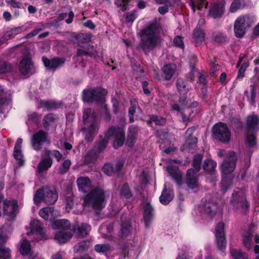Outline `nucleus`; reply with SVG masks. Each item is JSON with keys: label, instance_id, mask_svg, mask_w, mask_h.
Returning a JSON list of instances; mask_svg holds the SVG:
<instances>
[{"label": "nucleus", "instance_id": "nucleus-6", "mask_svg": "<svg viewBox=\"0 0 259 259\" xmlns=\"http://www.w3.org/2000/svg\"><path fill=\"white\" fill-rule=\"evenodd\" d=\"M253 23L252 17L248 14L241 15L237 17L234 23L235 36L238 38H243Z\"/></svg>", "mask_w": 259, "mask_h": 259}, {"label": "nucleus", "instance_id": "nucleus-56", "mask_svg": "<svg viewBox=\"0 0 259 259\" xmlns=\"http://www.w3.org/2000/svg\"><path fill=\"white\" fill-rule=\"evenodd\" d=\"M151 122H154L156 124L162 125L165 123V119L163 118L155 115H151L150 117Z\"/></svg>", "mask_w": 259, "mask_h": 259}, {"label": "nucleus", "instance_id": "nucleus-55", "mask_svg": "<svg viewBox=\"0 0 259 259\" xmlns=\"http://www.w3.org/2000/svg\"><path fill=\"white\" fill-rule=\"evenodd\" d=\"M120 194L125 197L129 198L131 196V193L129 189V187L127 184H123L120 190Z\"/></svg>", "mask_w": 259, "mask_h": 259}, {"label": "nucleus", "instance_id": "nucleus-34", "mask_svg": "<svg viewBox=\"0 0 259 259\" xmlns=\"http://www.w3.org/2000/svg\"><path fill=\"white\" fill-rule=\"evenodd\" d=\"M233 185L232 179L227 176H223V179L221 183V190L223 193H226L230 189Z\"/></svg>", "mask_w": 259, "mask_h": 259}, {"label": "nucleus", "instance_id": "nucleus-29", "mask_svg": "<svg viewBox=\"0 0 259 259\" xmlns=\"http://www.w3.org/2000/svg\"><path fill=\"white\" fill-rule=\"evenodd\" d=\"M72 236L69 231H59L56 234L55 240L60 244H64L69 240Z\"/></svg>", "mask_w": 259, "mask_h": 259}, {"label": "nucleus", "instance_id": "nucleus-47", "mask_svg": "<svg viewBox=\"0 0 259 259\" xmlns=\"http://www.w3.org/2000/svg\"><path fill=\"white\" fill-rule=\"evenodd\" d=\"M12 69L11 65L8 62L0 61V73H6L11 71Z\"/></svg>", "mask_w": 259, "mask_h": 259}, {"label": "nucleus", "instance_id": "nucleus-23", "mask_svg": "<svg viewBox=\"0 0 259 259\" xmlns=\"http://www.w3.org/2000/svg\"><path fill=\"white\" fill-rule=\"evenodd\" d=\"M97 52L94 50L93 46L84 45L81 48L77 49L76 56L78 57L89 56L94 57L96 56Z\"/></svg>", "mask_w": 259, "mask_h": 259}, {"label": "nucleus", "instance_id": "nucleus-9", "mask_svg": "<svg viewBox=\"0 0 259 259\" xmlns=\"http://www.w3.org/2000/svg\"><path fill=\"white\" fill-rule=\"evenodd\" d=\"M107 94L106 90L97 88L85 90L83 92V100L87 102H103L105 96Z\"/></svg>", "mask_w": 259, "mask_h": 259}, {"label": "nucleus", "instance_id": "nucleus-64", "mask_svg": "<svg viewBox=\"0 0 259 259\" xmlns=\"http://www.w3.org/2000/svg\"><path fill=\"white\" fill-rule=\"evenodd\" d=\"M65 202L66 209L69 211L72 208L74 204L73 198L71 196H66L65 197Z\"/></svg>", "mask_w": 259, "mask_h": 259}, {"label": "nucleus", "instance_id": "nucleus-33", "mask_svg": "<svg viewBox=\"0 0 259 259\" xmlns=\"http://www.w3.org/2000/svg\"><path fill=\"white\" fill-rule=\"evenodd\" d=\"M188 101L185 96L181 97L179 100V103L174 104L171 105L173 110L181 111L188 107Z\"/></svg>", "mask_w": 259, "mask_h": 259}, {"label": "nucleus", "instance_id": "nucleus-14", "mask_svg": "<svg viewBox=\"0 0 259 259\" xmlns=\"http://www.w3.org/2000/svg\"><path fill=\"white\" fill-rule=\"evenodd\" d=\"M3 204L4 214L11 219L15 218L18 213L17 202L15 200H5Z\"/></svg>", "mask_w": 259, "mask_h": 259}, {"label": "nucleus", "instance_id": "nucleus-10", "mask_svg": "<svg viewBox=\"0 0 259 259\" xmlns=\"http://www.w3.org/2000/svg\"><path fill=\"white\" fill-rule=\"evenodd\" d=\"M213 135L217 140L224 144L231 140V133L226 124L221 122L214 124L212 128Z\"/></svg>", "mask_w": 259, "mask_h": 259}, {"label": "nucleus", "instance_id": "nucleus-8", "mask_svg": "<svg viewBox=\"0 0 259 259\" xmlns=\"http://www.w3.org/2000/svg\"><path fill=\"white\" fill-rule=\"evenodd\" d=\"M215 243L217 249L223 256L225 255L227 247V238L225 231V224L223 222L218 223L215 228Z\"/></svg>", "mask_w": 259, "mask_h": 259}, {"label": "nucleus", "instance_id": "nucleus-63", "mask_svg": "<svg viewBox=\"0 0 259 259\" xmlns=\"http://www.w3.org/2000/svg\"><path fill=\"white\" fill-rule=\"evenodd\" d=\"M6 3L14 8L20 9L22 6V3L17 0H6Z\"/></svg>", "mask_w": 259, "mask_h": 259}, {"label": "nucleus", "instance_id": "nucleus-52", "mask_svg": "<svg viewBox=\"0 0 259 259\" xmlns=\"http://www.w3.org/2000/svg\"><path fill=\"white\" fill-rule=\"evenodd\" d=\"M252 237V236L250 233L243 236V243L247 250H249L251 248Z\"/></svg>", "mask_w": 259, "mask_h": 259}, {"label": "nucleus", "instance_id": "nucleus-39", "mask_svg": "<svg viewBox=\"0 0 259 259\" xmlns=\"http://www.w3.org/2000/svg\"><path fill=\"white\" fill-rule=\"evenodd\" d=\"M97 158L96 152L92 150L90 151L84 157V163L90 165L95 162Z\"/></svg>", "mask_w": 259, "mask_h": 259}, {"label": "nucleus", "instance_id": "nucleus-26", "mask_svg": "<svg viewBox=\"0 0 259 259\" xmlns=\"http://www.w3.org/2000/svg\"><path fill=\"white\" fill-rule=\"evenodd\" d=\"M259 123V117L255 114H251L246 118V128L247 130H251L255 131Z\"/></svg>", "mask_w": 259, "mask_h": 259}, {"label": "nucleus", "instance_id": "nucleus-21", "mask_svg": "<svg viewBox=\"0 0 259 259\" xmlns=\"http://www.w3.org/2000/svg\"><path fill=\"white\" fill-rule=\"evenodd\" d=\"M162 76L165 80H170L177 70V66L175 64H167L162 68Z\"/></svg>", "mask_w": 259, "mask_h": 259}, {"label": "nucleus", "instance_id": "nucleus-61", "mask_svg": "<svg viewBox=\"0 0 259 259\" xmlns=\"http://www.w3.org/2000/svg\"><path fill=\"white\" fill-rule=\"evenodd\" d=\"M128 0H115V4L117 7L121 8V10L124 11L127 9Z\"/></svg>", "mask_w": 259, "mask_h": 259}, {"label": "nucleus", "instance_id": "nucleus-54", "mask_svg": "<svg viewBox=\"0 0 259 259\" xmlns=\"http://www.w3.org/2000/svg\"><path fill=\"white\" fill-rule=\"evenodd\" d=\"M21 27H16L6 32L5 33L8 39H11L14 38L16 35L20 33L21 32Z\"/></svg>", "mask_w": 259, "mask_h": 259}, {"label": "nucleus", "instance_id": "nucleus-48", "mask_svg": "<svg viewBox=\"0 0 259 259\" xmlns=\"http://www.w3.org/2000/svg\"><path fill=\"white\" fill-rule=\"evenodd\" d=\"M11 252L9 248L0 246V259H10Z\"/></svg>", "mask_w": 259, "mask_h": 259}, {"label": "nucleus", "instance_id": "nucleus-20", "mask_svg": "<svg viewBox=\"0 0 259 259\" xmlns=\"http://www.w3.org/2000/svg\"><path fill=\"white\" fill-rule=\"evenodd\" d=\"M73 230L77 237L83 238L89 234L91 227L87 224L81 223L74 225Z\"/></svg>", "mask_w": 259, "mask_h": 259}, {"label": "nucleus", "instance_id": "nucleus-13", "mask_svg": "<svg viewBox=\"0 0 259 259\" xmlns=\"http://www.w3.org/2000/svg\"><path fill=\"white\" fill-rule=\"evenodd\" d=\"M126 219V216L125 215H122L121 217L122 223L118 236L122 240H130L132 237V228L130 221Z\"/></svg>", "mask_w": 259, "mask_h": 259}, {"label": "nucleus", "instance_id": "nucleus-37", "mask_svg": "<svg viewBox=\"0 0 259 259\" xmlns=\"http://www.w3.org/2000/svg\"><path fill=\"white\" fill-rule=\"evenodd\" d=\"M176 86L181 95H185L187 93V82L184 79L181 78H178L176 81Z\"/></svg>", "mask_w": 259, "mask_h": 259}, {"label": "nucleus", "instance_id": "nucleus-44", "mask_svg": "<svg viewBox=\"0 0 259 259\" xmlns=\"http://www.w3.org/2000/svg\"><path fill=\"white\" fill-rule=\"evenodd\" d=\"M197 139L195 137L187 138L185 146L189 150L193 149L197 146Z\"/></svg>", "mask_w": 259, "mask_h": 259}, {"label": "nucleus", "instance_id": "nucleus-43", "mask_svg": "<svg viewBox=\"0 0 259 259\" xmlns=\"http://www.w3.org/2000/svg\"><path fill=\"white\" fill-rule=\"evenodd\" d=\"M30 249L31 245L29 242L26 240H23L20 248L21 253L23 255H26L30 252Z\"/></svg>", "mask_w": 259, "mask_h": 259}, {"label": "nucleus", "instance_id": "nucleus-17", "mask_svg": "<svg viewBox=\"0 0 259 259\" xmlns=\"http://www.w3.org/2000/svg\"><path fill=\"white\" fill-rule=\"evenodd\" d=\"M144 210V219L145 226L149 228L154 214V208L150 203L147 200L143 202Z\"/></svg>", "mask_w": 259, "mask_h": 259}, {"label": "nucleus", "instance_id": "nucleus-31", "mask_svg": "<svg viewBox=\"0 0 259 259\" xmlns=\"http://www.w3.org/2000/svg\"><path fill=\"white\" fill-rule=\"evenodd\" d=\"M53 164V159L51 157L43 158L37 165V170L39 172L47 170L51 167Z\"/></svg>", "mask_w": 259, "mask_h": 259}, {"label": "nucleus", "instance_id": "nucleus-25", "mask_svg": "<svg viewBox=\"0 0 259 259\" xmlns=\"http://www.w3.org/2000/svg\"><path fill=\"white\" fill-rule=\"evenodd\" d=\"M174 196V193L173 191L170 189L167 190L165 185L164 188L162 192L161 195L159 197V200L162 204L166 205L172 200Z\"/></svg>", "mask_w": 259, "mask_h": 259}, {"label": "nucleus", "instance_id": "nucleus-53", "mask_svg": "<svg viewBox=\"0 0 259 259\" xmlns=\"http://www.w3.org/2000/svg\"><path fill=\"white\" fill-rule=\"evenodd\" d=\"M102 171L107 176H112L113 174H115L113 169V165L111 163H106L104 164L102 168Z\"/></svg>", "mask_w": 259, "mask_h": 259}, {"label": "nucleus", "instance_id": "nucleus-38", "mask_svg": "<svg viewBox=\"0 0 259 259\" xmlns=\"http://www.w3.org/2000/svg\"><path fill=\"white\" fill-rule=\"evenodd\" d=\"M246 142L250 147H253L256 144V138L255 131L251 130H247L246 133Z\"/></svg>", "mask_w": 259, "mask_h": 259}, {"label": "nucleus", "instance_id": "nucleus-59", "mask_svg": "<svg viewBox=\"0 0 259 259\" xmlns=\"http://www.w3.org/2000/svg\"><path fill=\"white\" fill-rule=\"evenodd\" d=\"M250 88L251 96L249 98V102L251 105H253L255 104V99L256 96V89L254 85H250Z\"/></svg>", "mask_w": 259, "mask_h": 259}, {"label": "nucleus", "instance_id": "nucleus-49", "mask_svg": "<svg viewBox=\"0 0 259 259\" xmlns=\"http://www.w3.org/2000/svg\"><path fill=\"white\" fill-rule=\"evenodd\" d=\"M202 157L201 155H196L193 159V165L195 168V171L198 172L200 169V164L202 161Z\"/></svg>", "mask_w": 259, "mask_h": 259}, {"label": "nucleus", "instance_id": "nucleus-4", "mask_svg": "<svg viewBox=\"0 0 259 259\" xmlns=\"http://www.w3.org/2000/svg\"><path fill=\"white\" fill-rule=\"evenodd\" d=\"M58 193L54 186L42 187L37 190L33 197L35 204H38L41 201L48 204H54L57 201Z\"/></svg>", "mask_w": 259, "mask_h": 259}, {"label": "nucleus", "instance_id": "nucleus-12", "mask_svg": "<svg viewBox=\"0 0 259 259\" xmlns=\"http://www.w3.org/2000/svg\"><path fill=\"white\" fill-rule=\"evenodd\" d=\"M49 135L47 132L40 130L34 133L31 138L30 143L32 148L37 151L42 150L46 143H50Z\"/></svg>", "mask_w": 259, "mask_h": 259}, {"label": "nucleus", "instance_id": "nucleus-57", "mask_svg": "<svg viewBox=\"0 0 259 259\" xmlns=\"http://www.w3.org/2000/svg\"><path fill=\"white\" fill-rule=\"evenodd\" d=\"M14 156L15 159L19 161V163L20 165H22L24 163L23 156L21 153V149H14Z\"/></svg>", "mask_w": 259, "mask_h": 259}, {"label": "nucleus", "instance_id": "nucleus-15", "mask_svg": "<svg viewBox=\"0 0 259 259\" xmlns=\"http://www.w3.org/2000/svg\"><path fill=\"white\" fill-rule=\"evenodd\" d=\"M42 61L45 66L49 70H55L57 68L61 67L65 62V59L56 57L51 59H49L46 56L42 57Z\"/></svg>", "mask_w": 259, "mask_h": 259}, {"label": "nucleus", "instance_id": "nucleus-60", "mask_svg": "<svg viewBox=\"0 0 259 259\" xmlns=\"http://www.w3.org/2000/svg\"><path fill=\"white\" fill-rule=\"evenodd\" d=\"M241 6V0H234L231 5L230 10L232 13L235 12Z\"/></svg>", "mask_w": 259, "mask_h": 259}, {"label": "nucleus", "instance_id": "nucleus-36", "mask_svg": "<svg viewBox=\"0 0 259 259\" xmlns=\"http://www.w3.org/2000/svg\"><path fill=\"white\" fill-rule=\"evenodd\" d=\"M54 210L53 207H45L39 210V214L42 219L45 220H48L53 217Z\"/></svg>", "mask_w": 259, "mask_h": 259}, {"label": "nucleus", "instance_id": "nucleus-1", "mask_svg": "<svg viewBox=\"0 0 259 259\" xmlns=\"http://www.w3.org/2000/svg\"><path fill=\"white\" fill-rule=\"evenodd\" d=\"M141 40L137 45V50H141L148 55L160 43L158 25L156 23L150 24L140 32Z\"/></svg>", "mask_w": 259, "mask_h": 259}, {"label": "nucleus", "instance_id": "nucleus-19", "mask_svg": "<svg viewBox=\"0 0 259 259\" xmlns=\"http://www.w3.org/2000/svg\"><path fill=\"white\" fill-rule=\"evenodd\" d=\"M225 4L224 0H220L211 5V17L215 19L221 18L225 13Z\"/></svg>", "mask_w": 259, "mask_h": 259}, {"label": "nucleus", "instance_id": "nucleus-32", "mask_svg": "<svg viewBox=\"0 0 259 259\" xmlns=\"http://www.w3.org/2000/svg\"><path fill=\"white\" fill-rule=\"evenodd\" d=\"M59 107V104L54 101L40 100L38 105V108H44L47 110L56 109Z\"/></svg>", "mask_w": 259, "mask_h": 259}, {"label": "nucleus", "instance_id": "nucleus-5", "mask_svg": "<svg viewBox=\"0 0 259 259\" xmlns=\"http://www.w3.org/2000/svg\"><path fill=\"white\" fill-rule=\"evenodd\" d=\"M105 200V195L104 190L100 187H97L85 196L83 204L85 206L99 209L102 208Z\"/></svg>", "mask_w": 259, "mask_h": 259}, {"label": "nucleus", "instance_id": "nucleus-42", "mask_svg": "<svg viewBox=\"0 0 259 259\" xmlns=\"http://www.w3.org/2000/svg\"><path fill=\"white\" fill-rule=\"evenodd\" d=\"M230 254L233 259H247L244 255L245 253L241 250L232 248L230 249Z\"/></svg>", "mask_w": 259, "mask_h": 259}, {"label": "nucleus", "instance_id": "nucleus-46", "mask_svg": "<svg viewBox=\"0 0 259 259\" xmlns=\"http://www.w3.org/2000/svg\"><path fill=\"white\" fill-rule=\"evenodd\" d=\"M249 65V63L248 62H244L241 64L238 72L237 77V79L242 80V79L244 77L245 72Z\"/></svg>", "mask_w": 259, "mask_h": 259}, {"label": "nucleus", "instance_id": "nucleus-62", "mask_svg": "<svg viewBox=\"0 0 259 259\" xmlns=\"http://www.w3.org/2000/svg\"><path fill=\"white\" fill-rule=\"evenodd\" d=\"M173 179L176 181L177 184L179 186H181L182 184V172L181 171L176 173L171 176Z\"/></svg>", "mask_w": 259, "mask_h": 259}, {"label": "nucleus", "instance_id": "nucleus-41", "mask_svg": "<svg viewBox=\"0 0 259 259\" xmlns=\"http://www.w3.org/2000/svg\"><path fill=\"white\" fill-rule=\"evenodd\" d=\"M89 247V243H88L87 242L83 241L79 242L75 245L74 247V252L76 253L82 252L84 251L88 250Z\"/></svg>", "mask_w": 259, "mask_h": 259}, {"label": "nucleus", "instance_id": "nucleus-7", "mask_svg": "<svg viewBox=\"0 0 259 259\" xmlns=\"http://www.w3.org/2000/svg\"><path fill=\"white\" fill-rule=\"evenodd\" d=\"M230 204L236 210L242 209V213L246 214L249 211L250 203L247 200L245 193L240 189L237 188L232 194Z\"/></svg>", "mask_w": 259, "mask_h": 259}, {"label": "nucleus", "instance_id": "nucleus-3", "mask_svg": "<svg viewBox=\"0 0 259 259\" xmlns=\"http://www.w3.org/2000/svg\"><path fill=\"white\" fill-rule=\"evenodd\" d=\"M83 122L81 131L85 136V139L88 142H92L99 128V123L94 110L90 108L84 109Z\"/></svg>", "mask_w": 259, "mask_h": 259}, {"label": "nucleus", "instance_id": "nucleus-35", "mask_svg": "<svg viewBox=\"0 0 259 259\" xmlns=\"http://www.w3.org/2000/svg\"><path fill=\"white\" fill-rule=\"evenodd\" d=\"M208 3V2H206V0H196V1L191 0L189 4L193 12H195L196 9L199 10H202L203 8L206 9Z\"/></svg>", "mask_w": 259, "mask_h": 259}, {"label": "nucleus", "instance_id": "nucleus-51", "mask_svg": "<svg viewBox=\"0 0 259 259\" xmlns=\"http://www.w3.org/2000/svg\"><path fill=\"white\" fill-rule=\"evenodd\" d=\"M71 164V162L70 160H65L59 168V173L62 175L66 173L69 169Z\"/></svg>", "mask_w": 259, "mask_h": 259}, {"label": "nucleus", "instance_id": "nucleus-30", "mask_svg": "<svg viewBox=\"0 0 259 259\" xmlns=\"http://www.w3.org/2000/svg\"><path fill=\"white\" fill-rule=\"evenodd\" d=\"M192 37L197 46L204 40L205 33L199 27H196L192 34Z\"/></svg>", "mask_w": 259, "mask_h": 259}, {"label": "nucleus", "instance_id": "nucleus-11", "mask_svg": "<svg viewBox=\"0 0 259 259\" xmlns=\"http://www.w3.org/2000/svg\"><path fill=\"white\" fill-rule=\"evenodd\" d=\"M237 159V155L234 151L228 152L221 166L223 176H228V175L234 170Z\"/></svg>", "mask_w": 259, "mask_h": 259}, {"label": "nucleus", "instance_id": "nucleus-16", "mask_svg": "<svg viewBox=\"0 0 259 259\" xmlns=\"http://www.w3.org/2000/svg\"><path fill=\"white\" fill-rule=\"evenodd\" d=\"M197 173L192 168L188 169L187 171L186 183L187 186L191 189L197 188L199 186Z\"/></svg>", "mask_w": 259, "mask_h": 259}, {"label": "nucleus", "instance_id": "nucleus-27", "mask_svg": "<svg viewBox=\"0 0 259 259\" xmlns=\"http://www.w3.org/2000/svg\"><path fill=\"white\" fill-rule=\"evenodd\" d=\"M138 132V128L137 126L132 125L128 128V133L127 135L126 145L130 147L133 146L135 143L137 135Z\"/></svg>", "mask_w": 259, "mask_h": 259}, {"label": "nucleus", "instance_id": "nucleus-28", "mask_svg": "<svg viewBox=\"0 0 259 259\" xmlns=\"http://www.w3.org/2000/svg\"><path fill=\"white\" fill-rule=\"evenodd\" d=\"M52 228L60 231H66L70 229V224L67 220H58L54 222Z\"/></svg>", "mask_w": 259, "mask_h": 259}, {"label": "nucleus", "instance_id": "nucleus-18", "mask_svg": "<svg viewBox=\"0 0 259 259\" xmlns=\"http://www.w3.org/2000/svg\"><path fill=\"white\" fill-rule=\"evenodd\" d=\"M19 71L24 75L34 72V65L31 58L25 57L21 60L19 64Z\"/></svg>", "mask_w": 259, "mask_h": 259}, {"label": "nucleus", "instance_id": "nucleus-58", "mask_svg": "<svg viewBox=\"0 0 259 259\" xmlns=\"http://www.w3.org/2000/svg\"><path fill=\"white\" fill-rule=\"evenodd\" d=\"M200 211L202 213L206 214L208 215L210 213V205L209 202L205 204L201 205L199 207Z\"/></svg>", "mask_w": 259, "mask_h": 259}, {"label": "nucleus", "instance_id": "nucleus-24", "mask_svg": "<svg viewBox=\"0 0 259 259\" xmlns=\"http://www.w3.org/2000/svg\"><path fill=\"white\" fill-rule=\"evenodd\" d=\"M78 190L83 193H87L90 189L91 181L88 177H80L76 180Z\"/></svg>", "mask_w": 259, "mask_h": 259}, {"label": "nucleus", "instance_id": "nucleus-2", "mask_svg": "<svg viewBox=\"0 0 259 259\" xmlns=\"http://www.w3.org/2000/svg\"><path fill=\"white\" fill-rule=\"evenodd\" d=\"M110 137L113 138V147L117 149L123 145L125 141V133L123 128L118 126H111L104 136H100L99 141L96 143L94 151L100 153L106 147Z\"/></svg>", "mask_w": 259, "mask_h": 259}, {"label": "nucleus", "instance_id": "nucleus-45", "mask_svg": "<svg viewBox=\"0 0 259 259\" xmlns=\"http://www.w3.org/2000/svg\"><path fill=\"white\" fill-rule=\"evenodd\" d=\"M110 249L109 244H98L95 246V250L99 253H105L108 252Z\"/></svg>", "mask_w": 259, "mask_h": 259}, {"label": "nucleus", "instance_id": "nucleus-40", "mask_svg": "<svg viewBox=\"0 0 259 259\" xmlns=\"http://www.w3.org/2000/svg\"><path fill=\"white\" fill-rule=\"evenodd\" d=\"M55 119V118L53 113H49L45 116L42 120V125L46 130H49L50 126L54 122Z\"/></svg>", "mask_w": 259, "mask_h": 259}, {"label": "nucleus", "instance_id": "nucleus-22", "mask_svg": "<svg viewBox=\"0 0 259 259\" xmlns=\"http://www.w3.org/2000/svg\"><path fill=\"white\" fill-rule=\"evenodd\" d=\"M43 226V223L39 221L34 220L31 223V232L33 234L39 235L43 238L47 239Z\"/></svg>", "mask_w": 259, "mask_h": 259}, {"label": "nucleus", "instance_id": "nucleus-50", "mask_svg": "<svg viewBox=\"0 0 259 259\" xmlns=\"http://www.w3.org/2000/svg\"><path fill=\"white\" fill-rule=\"evenodd\" d=\"M212 40L218 44H222L227 41V37L222 33L213 34Z\"/></svg>", "mask_w": 259, "mask_h": 259}]
</instances>
